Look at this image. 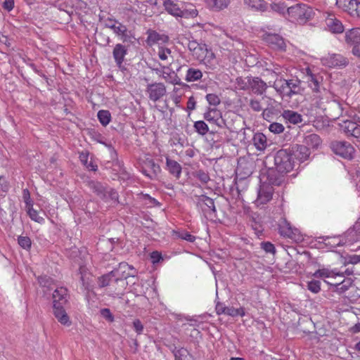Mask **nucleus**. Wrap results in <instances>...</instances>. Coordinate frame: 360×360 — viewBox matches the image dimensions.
Returning <instances> with one entry per match:
<instances>
[{
	"label": "nucleus",
	"mask_w": 360,
	"mask_h": 360,
	"mask_svg": "<svg viewBox=\"0 0 360 360\" xmlns=\"http://www.w3.org/2000/svg\"><path fill=\"white\" fill-rule=\"evenodd\" d=\"M272 86L283 98H290L294 95L301 94L303 89L298 79H276Z\"/></svg>",
	"instance_id": "f257e3e1"
},
{
	"label": "nucleus",
	"mask_w": 360,
	"mask_h": 360,
	"mask_svg": "<svg viewBox=\"0 0 360 360\" xmlns=\"http://www.w3.org/2000/svg\"><path fill=\"white\" fill-rule=\"evenodd\" d=\"M329 95V91L326 89L322 88V91H319V94H314V104L317 108L326 110V104L328 103V108L331 111L330 115L335 119L342 114L343 109L341 104L336 101L328 102Z\"/></svg>",
	"instance_id": "f03ea898"
},
{
	"label": "nucleus",
	"mask_w": 360,
	"mask_h": 360,
	"mask_svg": "<svg viewBox=\"0 0 360 360\" xmlns=\"http://www.w3.org/2000/svg\"><path fill=\"white\" fill-rule=\"evenodd\" d=\"M287 13L290 20L298 24L306 23L314 14L312 8L304 4H297L288 7Z\"/></svg>",
	"instance_id": "7ed1b4c3"
},
{
	"label": "nucleus",
	"mask_w": 360,
	"mask_h": 360,
	"mask_svg": "<svg viewBox=\"0 0 360 360\" xmlns=\"http://www.w3.org/2000/svg\"><path fill=\"white\" fill-rule=\"evenodd\" d=\"M87 186L92 192L103 200L118 202L119 195L115 189L105 186L101 183L95 181H88Z\"/></svg>",
	"instance_id": "20e7f679"
},
{
	"label": "nucleus",
	"mask_w": 360,
	"mask_h": 360,
	"mask_svg": "<svg viewBox=\"0 0 360 360\" xmlns=\"http://www.w3.org/2000/svg\"><path fill=\"white\" fill-rule=\"evenodd\" d=\"M276 169L279 173L287 174L293 169L294 160L291 152L288 149H281L274 156Z\"/></svg>",
	"instance_id": "39448f33"
},
{
	"label": "nucleus",
	"mask_w": 360,
	"mask_h": 360,
	"mask_svg": "<svg viewBox=\"0 0 360 360\" xmlns=\"http://www.w3.org/2000/svg\"><path fill=\"white\" fill-rule=\"evenodd\" d=\"M112 273L115 276L114 282L120 283L123 288L127 285L124 281L128 277H134L136 274V269L126 262L120 263L117 268L114 269Z\"/></svg>",
	"instance_id": "423d86ee"
},
{
	"label": "nucleus",
	"mask_w": 360,
	"mask_h": 360,
	"mask_svg": "<svg viewBox=\"0 0 360 360\" xmlns=\"http://www.w3.org/2000/svg\"><path fill=\"white\" fill-rule=\"evenodd\" d=\"M330 148L338 155L347 160H352L354 155V148L347 141H335L330 143Z\"/></svg>",
	"instance_id": "0eeeda50"
},
{
	"label": "nucleus",
	"mask_w": 360,
	"mask_h": 360,
	"mask_svg": "<svg viewBox=\"0 0 360 360\" xmlns=\"http://www.w3.org/2000/svg\"><path fill=\"white\" fill-rule=\"evenodd\" d=\"M141 165L143 174L150 179H155L161 172L160 167L155 162L153 159L149 157H145L144 159H142Z\"/></svg>",
	"instance_id": "6e6552de"
},
{
	"label": "nucleus",
	"mask_w": 360,
	"mask_h": 360,
	"mask_svg": "<svg viewBox=\"0 0 360 360\" xmlns=\"http://www.w3.org/2000/svg\"><path fill=\"white\" fill-rule=\"evenodd\" d=\"M197 207L201 210L205 217H212L216 212L214 200L204 195L197 198Z\"/></svg>",
	"instance_id": "1a4fd4ad"
},
{
	"label": "nucleus",
	"mask_w": 360,
	"mask_h": 360,
	"mask_svg": "<svg viewBox=\"0 0 360 360\" xmlns=\"http://www.w3.org/2000/svg\"><path fill=\"white\" fill-rule=\"evenodd\" d=\"M105 26L106 27L112 30L113 32L120 37V39L123 42H126L129 40L127 27L119 21L115 19L108 18L105 22Z\"/></svg>",
	"instance_id": "9d476101"
},
{
	"label": "nucleus",
	"mask_w": 360,
	"mask_h": 360,
	"mask_svg": "<svg viewBox=\"0 0 360 360\" xmlns=\"http://www.w3.org/2000/svg\"><path fill=\"white\" fill-rule=\"evenodd\" d=\"M146 93L148 98L153 101L160 100L166 94V87L163 83L150 84L146 87Z\"/></svg>",
	"instance_id": "9b49d317"
},
{
	"label": "nucleus",
	"mask_w": 360,
	"mask_h": 360,
	"mask_svg": "<svg viewBox=\"0 0 360 360\" xmlns=\"http://www.w3.org/2000/svg\"><path fill=\"white\" fill-rule=\"evenodd\" d=\"M204 118L210 124H216L220 128L226 127L221 112L216 108H208L207 111L204 113Z\"/></svg>",
	"instance_id": "f8f14e48"
},
{
	"label": "nucleus",
	"mask_w": 360,
	"mask_h": 360,
	"mask_svg": "<svg viewBox=\"0 0 360 360\" xmlns=\"http://www.w3.org/2000/svg\"><path fill=\"white\" fill-rule=\"evenodd\" d=\"M163 6L165 10L174 16H183L185 10L184 3L182 1L164 0Z\"/></svg>",
	"instance_id": "ddd939ff"
},
{
	"label": "nucleus",
	"mask_w": 360,
	"mask_h": 360,
	"mask_svg": "<svg viewBox=\"0 0 360 360\" xmlns=\"http://www.w3.org/2000/svg\"><path fill=\"white\" fill-rule=\"evenodd\" d=\"M273 193L274 189L272 186L263 184L259 188L257 198L255 200V203L258 206L267 203L272 198Z\"/></svg>",
	"instance_id": "4468645a"
},
{
	"label": "nucleus",
	"mask_w": 360,
	"mask_h": 360,
	"mask_svg": "<svg viewBox=\"0 0 360 360\" xmlns=\"http://www.w3.org/2000/svg\"><path fill=\"white\" fill-rule=\"evenodd\" d=\"M323 63L329 67H345L348 59L340 54H330L322 59Z\"/></svg>",
	"instance_id": "2eb2a0df"
},
{
	"label": "nucleus",
	"mask_w": 360,
	"mask_h": 360,
	"mask_svg": "<svg viewBox=\"0 0 360 360\" xmlns=\"http://www.w3.org/2000/svg\"><path fill=\"white\" fill-rule=\"evenodd\" d=\"M326 14L325 22L328 30L333 33L339 34L343 32L344 27L335 15L330 13H326Z\"/></svg>",
	"instance_id": "dca6fc26"
},
{
	"label": "nucleus",
	"mask_w": 360,
	"mask_h": 360,
	"mask_svg": "<svg viewBox=\"0 0 360 360\" xmlns=\"http://www.w3.org/2000/svg\"><path fill=\"white\" fill-rule=\"evenodd\" d=\"M249 90H251L254 94L257 95H262L267 89V84L259 77H249Z\"/></svg>",
	"instance_id": "f3484780"
},
{
	"label": "nucleus",
	"mask_w": 360,
	"mask_h": 360,
	"mask_svg": "<svg viewBox=\"0 0 360 360\" xmlns=\"http://www.w3.org/2000/svg\"><path fill=\"white\" fill-rule=\"evenodd\" d=\"M68 302V290L65 288H57L53 292V307L64 306Z\"/></svg>",
	"instance_id": "a211bd4d"
},
{
	"label": "nucleus",
	"mask_w": 360,
	"mask_h": 360,
	"mask_svg": "<svg viewBox=\"0 0 360 360\" xmlns=\"http://www.w3.org/2000/svg\"><path fill=\"white\" fill-rule=\"evenodd\" d=\"M289 150L292 153V157L301 162L307 160L310 155L309 148L304 145H295Z\"/></svg>",
	"instance_id": "6ab92c4d"
},
{
	"label": "nucleus",
	"mask_w": 360,
	"mask_h": 360,
	"mask_svg": "<svg viewBox=\"0 0 360 360\" xmlns=\"http://www.w3.org/2000/svg\"><path fill=\"white\" fill-rule=\"evenodd\" d=\"M127 53V49L122 44H117L112 51V56L117 66L122 69L124 57Z\"/></svg>",
	"instance_id": "aec40b11"
},
{
	"label": "nucleus",
	"mask_w": 360,
	"mask_h": 360,
	"mask_svg": "<svg viewBox=\"0 0 360 360\" xmlns=\"http://www.w3.org/2000/svg\"><path fill=\"white\" fill-rule=\"evenodd\" d=\"M326 283L335 287L334 291L342 294L346 292L353 284V281L350 278H344L340 282H332L330 281H324Z\"/></svg>",
	"instance_id": "412c9836"
},
{
	"label": "nucleus",
	"mask_w": 360,
	"mask_h": 360,
	"mask_svg": "<svg viewBox=\"0 0 360 360\" xmlns=\"http://www.w3.org/2000/svg\"><path fill=\"white\" fill-rule=\"evenodd\" d=\"M285 174L279 173L277 169H271L268 172L269 183L273 186H282L285 181Z\"/></svg>",
	"instance_id": "4be33fe9"
},
{
	"label": "nucleus",
	"mask_w": 360,
	"mask_h": 360,
	"mask_svg": "<svg viewBox=\"0 0 360 360\" xmlns=\"http://www.w3.org/2000/svg\"><path fill=\"white\" fill-rule=\"evenodd\" d=\"M265 40L273 49H283L285 48L284 40L278 34H267Z\"/></svg>",
	"instance_id": "5701e85b"
},
{
	"label": "nucleus",
	"mask_w": 360,
	"mask_h": 360,
	"mask_svg": "<svg viewBox=\"0 0 360 360\" xmlns=\"http://www.w3.org/2000/svg\"><path fill=\"white\" fill-rule=\"evenodd\" d=\"M345 41L353 47L360 43V28H353L345 33Z\"/></svg>",
	"instance_id": "b1692460"
},
{
	"label": "nucleus",
	"mask_w": 360,
	"mask_h": 360,
	"mask_svg": "<svg viewBox=\"0 0 360 360\" xmlns=\"http://www.w3.org/2000/svg\"><path fill=\"white\" fill-rule=\"evenodd\" d=\"M161 77H162L167 82L173 84H177L180 81V79L177 76L176 73L169 67L165 65L162 66V74Z\"/></svg>",
	"instance_id": "393cba45"
},
{
	"label": "nucleus",
	"mask_w": 360,
	"mask_h": 360,
	"mask_svg": "<svg viewBox=\"0 0 360 360\" xmlns=\"http://www.w3.org/2000/svg\"><path fill=\"white\" fill-rule=\"evenodd\" d=\"M252 143L258 150L263 151L267 147V139L263 133L258 132L255 134Z\"/></svg>",
	"instance_id": "a878e982"
},
{
	"label": "nucleus",
	"mask_w": 360,
	"mask_h": 360,
	"mask_svg": "<svg viewBox=\"0 0 360 360\" xmlns=\"http://www.w3.org/2000/svg\"><path fill=\"white\" fill-rule=\"evenodd\" d=\"M53 307V314L58 321L63 325L70 326L71 322L70 321L69 316L65 312L63 306L60 307Z\"/></svg>",
	"instance_id": "bb28decb"
},
{
	"label": "nucleus",
	"mask_w": 360,
	"mask_h": 360,
	"mask_svg": "<svg viewBox=\"0 0 360 360\" xmlns=\"http://www.w3.org/2000/svg\"><path fill=\"white\" fill-rule=\"evenodd\" d=\"M282 117L287 122L293 124H297L302 122V117L300 114L290 110H284L282 113Z\"/></svg>",
	"instance_id": "cd10ccee"
},
{
	"label": "nucleus",
	"mask_w": 360,
	"mask_h": 360,
	"mask_svg": "<svg viewBox=\"0 0 360 360\" xmlns=\"http://www.w3.org/2000/svg\"><path fill=\"white\" fill-rule=\"evenodd\" d=\"M203 76L202 72L194 67L189 68L186 74L185 80L188 82L200 81Z\"/></svg>",
	"instance_id": "c85d7f7f"
},
{
	"label": "nucleus",
	"mask_w": 360,
	"mask_h": 360,
	"mask_svg": "<svg viewBox=\"0 0 360 360\" xmlns=\"http://www.w3.org/2000/svg\"><path fill=\"white\" fill-rule=\"evenodd\" d=\"M314 276L316 278H336L337 277H344L343 274L335 273L334 271H330L327 269H322L317 270L314 274Z\"/></svg>",
	"instance_id": "c756f323"
},
{
	"label": "nucleus",
	"mask_w": 360,
	"mask_h": 360,
	"mask_svg": "<svg viewBox=\"0 0 360 360\" xmlns=\"http://www.w3.org/2000/svg\"><path fill=\"white\" fill-rule=\"evenodd\" d=\"M166 164L169 173L176 178H179L181 174V166L176 161L169 158H166Z\"/></svg>",
	"instance_id": "7c9ffc66"
},
{
	"label": "nucleus",
	"mask_w": 360,
	"mask_h": 360,
	"mask_svg": "<svg viewBox=\"0 0 360 360\" xmlns=\"http://www.w3.org/2000/svg\"><path fill=\"white\" fill-rule=\"evenodd\" d=\"M308 83L309 86L311 88L314 93L319 94V91H322V86L320 84V77L313 75L311 72H308Z\"/></svg>",
	"instance_id": "2f4dec72"
},
{
	"label": "nucleus",
	"mask_w": 360,
	"mask_h": 360,
	"mask_svg": "<svg viewBox=\"0 0 360 360\" xmlns=\"http://www.w3.org/2000/svg\"><path fill=\"white\" fill-rule=\"evenodd\" d=\"M304 143L308 148H317L321 143V139L319 135L310 134L304 137Z\"/></svg>",
	"instance_id": "473e14b6"
},
{
	"label": "nucleus",
	"mask_w": 360,
	"mask_h": 360,
	"mask_svg": "<svg viewBox=\"0 0 360 360\" xmlns=\"http://www.w3.org/2000/svg\"><path fill=\"white\" fill-rule=\"evenodd\" d=\"M244 3L251 9L259 11H264L267 7L264 0H244Z\"/></svg>",
	"instance_id": "72a5a7b5"
},
{
	"label": "nucleus",
	"mask_w": 360,
	"mask_h": 360,
	"mask_svg": "<svg viewBox=\"0 0 360 360\" xmlns=\"http://www.w3.org/2000/svg\"><path fill=\"white\" fill-rule=\"evenodd\" d=\"M158 56L161 60L165 61L169 64L173 60L171 50L163 46L158 47Z\"/></svg>",
	"instance_id": "f704fd0d"
},
{
	"label": "nucleus",
	"mask_w": 360,
	"mask_h": 360,
	"mask_svg": "<svg viewBox=\"0 0 360 360\" xmlns=\"http://www.w3.org/2000/svg\"><path fill=\"white\" fill-rule=\"evenodd\" d=\"M200 61L209 69L214 70L216 68L215 56L212 52L206 53Z\"/></svg>",
	"instance_id": "c9c22d12"
},
{
	"label": "nucleus",
	"mask_w": 360,
	"mask_h": 360,
	"mask_svg": "<svg viewBox=\"0 0 360 360\" xmlns=\"http://www.w3.org/2000/svg\"><path fill=\"white\" fill-rule=\"evenodd\" d=\"M207 2L211 8L220 11L228 6L230 0H207Z\"/></svg>",
	"instance_id": "e433bc0d"
},
{
	"label": "nucleus",
	"mask_w": 360,
	"mask_h": 360,
	"mask_svg": "<svg viewBox=\"0 0 360 360\" xmlns=\"http://www.w3.org/2000/svg\"><path fill=\"white\" fill-rule=\"evenodd\" d=\"M98 119L103 126H106L109 124L111 120V115L108 110H101L98 112Z\"/></svg>",
	"instance_id": "4c0bfd02"
},
{
	"label": "nucleus",
	"mask_w": 360,
	"mask_h": 360,
	"mask_svg": "<svg viewBox=\"0 0 360 360\" xmlns=\"http://www.w3.org/2000/svg\"><path fill=\"white\" fill-rule=\"evenodd\" d=\"M115 276L111 271L110 273L105 274L99 278V285L101 288L109 285L111 283L114 282Z\"/></svg>",
	"instance_id": "58836bf2"
},
{
	"label": "nucleus",
	"mask_w": 360,
	"mask_h": 360,
	"mask_svg": "<svg viewBox=\"0 0 360 360\" xmlns=\"http://www.w3.org/2000/svg\"><path fill=\"white\" fill-rule=\"evenodd\" d=\"M206 53H208V50L206 45L200 44L199 46L192 53V56L197 60H201Z\"/></svg>",
	"instance_id": "ea45409f"
},
{
	"label": "nucleus",
	"mask_w": 360,
	"mask_h": 360,
	"mask_svg": "<svg viewBox=\"0 0 360 360\" xmlns=\"http://www.w3.org/2000/svg\"><path fill=\"white\" fill-rule=\"evenodd\" d=\"M194 128L201 135H205L209 131L208 126L204 121L195 122L194 123Z\"/></svg>",
	"instance_id": "a19ab883"
},
{
	"label": "nucleus",
	"mask_w": 360,
	"mask_h": 360,
	"mask_svg": "<svg viewBox=\"0 0 360 360\" xmlns=\"http://www.w3.org/2000/svg\"><path fill=\"white\" fill-rule=\"evenodd\" d=\"M27 214L32 220L38 223H43L44 221V219L42 217L39 216L38 212L33 209L32 207H29L27 208Z\"/></svg>",
	"instance_id": "79ce46f5"
},
{
	"label": "nucleus",
	"mask_w": 360,
	"mask_h": 360,
	"mask_svg": "<svg viewBox=\"0 0 360 360\" xmlns=\"http://www.w3.org/2000/svg\"><path fill=\"white\" fill-rule=\"evenodd\" d=\"M225 314L233 316V317L237 316H243L245 315V311L243 307H240L238 309H236L232 307H226Z\"/></svg>",
	"instance_id": "37998d69"
},
{
	"label": "nucleus",
	"mask_w": 360,
	"mask_h": 360,
	"mask_svg": "<svg viewBox=\"0 0 360 360\" xmlns=\"http://www.w3.org/2000/svg\"><path fill=\"white\" fill-rule=\"evenodd\" d=\"M175 360H190L189 353L187 349L181 348L174 352Z\"/></svg>",
	"instance_id": "c03bdc74"
},
{
	"label": "nucleus",
	"mask_w": 360,
	"mask_h": 360,
	"mask_svg": "<svg viewBox=\"0 0 360 360\" xmlns=\"http://www.w3.org/2000/svg\"><path fill=\"white\" fill-rule=\"evenodd\" d=\"M38 282L41 287L51 288L53 285V280L47 276H41L38 278Z\"/></svg>",
	"instance_id": "a18cd8bd"
},
{
	"label": "nucleus",
	"mask_w": 360,
	"mask_h": 360,
	"mask_svg": "<svg viewBox=\"0 0 360 360\" xmlns=\"http://www.w3.org/2000/svg\"><path fill=\"white\" fill-rule=\"evenodd\" d=\"M269 129L271 132L275 134H279L283 132L285 128L284 126L278 122H273L269 126Z\"/></svg>",
	"instance_id": "49530a36"
},
{
	"label": "nucleus",
	"mask_w": 360,
	"mask_h": 360,
	"mask_svg": "<svg viewBox=\"0 0 360 360\" xmlns=\"http://www.w3.org/2000/svg\"><path fill=\"white\" fill-rule=\"evenodd\" d=\"M357 124L356 122H354L352 121H346L344 122V124L342 126L344 131L347 135H351V134L354 130L355 127H356Z\"/></svg>",
	"instance_id": "de8ad7c7"
},
{
	"label": "nucleus",
	"mask_w": 360,
	"mask_h": 360,
	"mask_svg": "<svg viewBox=\"0 0 360 360\" xmlns=\"http://www.w3.org/2000/svg\"><path fill=\"white\" fill-rule=\"evenodd\" d=\"M307 288L311 292L317 293L321 290V282L316 280L309 281L307 283Z\"/></svg>",
	"instance_id": "09e8293b"
},
{
	"label": "nucleus",
	"mask_w": 360,
	"mask_h": 360,
	"mask_svg": "<svg viewBox=\"0 0 360 360\" xmlns=\"http://www.w3.org/2000/svg\"><path fill=\"white\" fill-rule=\"evenodd\" d=\"M161 39L160 35L155 31H150L147 38V41L150 44L158 42Z\"/></svg>",
	"instance_id": "8fccbe9b"
},
{
	"label": "nucleus",
	"mask_w": 360,
	"mask_h": 360,
	"mask_svg": "<svg viewBox=\"0 0 360 360\" xmlns=\"http://www.w3.org/2000/svg\"><path fill=\"white\" fill-rule=\"evenodd\" d=\"M249 77H245V78H243V77H238L236 79V83L239 87L240 89L241 90H249V85H248V82H249Z\"/></svg>",
	"instance_id": "3c124183"
},
{
	"label": "nucleus",
	"mask_w": 360,
	"mask_h": 360,
	"mask_svg": "<svg viewBox=\"0 0 360 360\" xmlns=\"http://www.w3.org/2000/svg\"><path fill=\"white\" fill-rule=\"evenodd\" d=\"M18 242L19 245L24 249H29L31 247V240L27 236H19Z\"/></svg>",
	"instance_id": "603ef678"
},
{
	"label": "nucleus",
	"mask_w": 360,
	"mask_h": 360,
	"mask_svg": "<svg viewBox=\"0 0 360 360\" xmlns=\"http://www.w3.org/2000/svg\"><path fill=\"white\" fill-rule=\"evenodd\" d=\"M206 99L209 104L217 106L220 103V98L219 97L214 94H208L206 96Z\"/></svg>",
	"instance_id": "864d4df0"
},
{
	"label": "nucleus",
	"mask_w": 360,
	"mask_h": 360,
	"mask_svg": "<svg viewBox=\"0 0 360 360\" xmlns=\"http://www.w3.org/2000/svg\"><path fill=\"white\" fill-rule=\"evenodd\" d=\"M251 109L255 112H259L263 110V107L259 100L257 99H250L249 103Z\"/></svg>",
	"instance_id": "5fc2aeb1"
},
{
	"label": "nucleus",
	"mask_w": 360,
	"mask_h": 360,
	"mask_svg": "<svg viewBox=\"0 0 360 360\" xmlns=\"http://www.w3.org/2000/svg\"><path fill=\"white\" fill-rule=\"evenodd\" d=\"M261 248L266 253H271L274 255L276 252V248L274 245L270 242H262L261 243Z\"/></svg>",
	"instance_id": "6e6d98bb"
},
{
	"label": "nucleus",
	"mask_w": 360,
	"mask_h": 360,
	"mask_svg": "<svg viewBox=\"0 0 360 360\" xmlns=\"http://www.w3.org/2000/svg\"><path fill=\"white\" fill-rule=\"evenodd\" d=\"M195 176L202 183L206 184L210 181V176L208 173L203 170H198L196 172Z\"/></svg>",
	"instance_id": "4d7b16f0"
},
{
	"label": "nucleus",
	"mask_w": 360,
	"mask_h": 360,
	"mask_svg": "<svg viewBox=\"0 0 360 360\" xmlns=\"http://www.w3.org/2000/svg\"><path fill=\"white\" fill-rule=\"evenodd\" d=\"M22 198L26 205V208L33 206V202L30 198V193L28 189L25 188L22 191Z\"/></svg>",
	"instance_id": "13d9d810"
},
{
	"label": "nucleus",
	"mask_w": 360,
	"mask_h": 360,
	"mask_svg": "<svg viewBox=\"0 0 360 360\" xmlns=\"http://www.w3.org/2000/svg\"><path fill=\"white\" fill-rule=\"evenodd\" d=\"M178 237L181 239L187 240L188 242L193 243L195 240V237L188 232L186 231H181L178 233Z\"/></svg>",
	"instance_id": "bf43d9fd"
},
{
	"label": "nucleus",
	"mask_w": 360,
	"mask_h": 360,
	"mask_svg": "<svg viewBox=\"0 0 360 360\" xmlns=\"http://www.w3.org/2000/svg\"><path fill=\"white\" fill-rule=\"evenodd\" d=\"M345 260L347 264H356L360 262V255L352 254L347 255Z\"/></svg>",
	"instance_id": "052dcab7"
},
{
	"label": "nucleus",
	"mask_w": 360,
	"mask_h": 360,
	"mask_svg": "<svg viewBox=\"0 0 360 360\" xmlns=\"http://www.w3.org/2000/svg\"><path fill=\"white\" fill-rule=\"evenodd\" d=\"M101 315L110 322L114 321V316L111 313L110 310L108 308L102 309L101 311Z\"/></svg>",
	"instance_id": "680f3d73"
},
{
	"label": "nucleus",
	"mask_w": 360,
	"mask_h": 360,
	"mask_svg": "<svg viewBox=\"0 0 360 360\" xmlns=\"http://www.w3.org/2000/svg\"><path fill=\"white\" fill-rule=\"evenodd\" d=\"M271 8L273 11L278 13H285V11H287L286 6L283 4H271Z\"/></svg>",
	"instance_id": "e2e57ef3"
},
{
	"label": "nucleus",
	"mask_w": 360,
	"mask_h": 360,
	"mask_svg": "<svg viewBox=\"0 0 360 360\" xmlns=\"http://www.w3.org/2000/svg\"><path fill=\"white\" fill-rule=\"evenodd\" d=\"M133 327L137 334L140 335L143 333V326L139 319H135L133 321Z\"/></svg>",
	"instance_id": "0e129e2a"
},
{
	"label": "nucleus",
	"mask_w": 360,
	"mask_h": 360,
	"mask_svg": "<svg viewBox=\"0 0 360 360\" xmlns=\"http://www.w3.org/2000/svg\"><path fill=\"white\" fill-rule=\"evenodd\" d=\"M357 0H351V2H349L348 8L345 9V11H347L350 15H353L355 7L357 6Z\"/></svg>",
	"instance_id": "69168bd1"
},
{
	"label": "nucleus",
	"mask_w": 360,
	"mask_h": 360,
	"mask_svg": "<svg viewBox=\"0 0 360 360\" xmlns=\"http://www.w3.org/2000/svg\"><path fill=\"white\" fill-rule=\"evenodd\" d=\"M2 6L5 10L11 11L14 7V0H4Z\"/></svg>",
	"instance_id": "338daca9"
},
{
	"label": "nucleus",
	"mask_w": 360,
	"mask_h": 360,
	"mask_svg": "<svg viewBox=\"0 0 360 360\" xmlns=\"http://www.w3.org/2000/svg\"><path fill=\"white\" fill-rule=\"evenodd\" d=\"M349 2H351V0H336V5L345 11L348 8Z\"/></svg>",
	"instance_id": "774afa93"
}]
</instances>
